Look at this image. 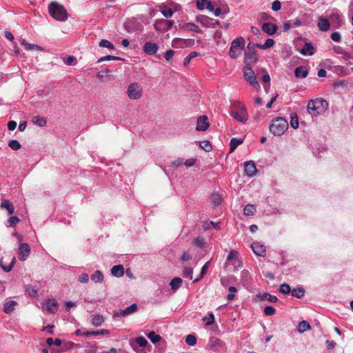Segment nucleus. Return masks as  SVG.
<instances>
[{
  "label": "nucleus",
  "mask_w": 353,
  "mask_h": 353,
  "mask_svg": "<svg viewBox=\"0 0 353 353\" xmlns=\"http://www.w3.org/2000/svg\"><path fill=\"white\" fill-rule=\"evenodd\" d=\"M50 16L57 21H65L68 19V12L64 6L57 2H52L48 6Z\"/></svg>",
  "instance_id": "f257e3e1"
},
{
  "label": "nucleus",
  "mask_w": 353,
  "mask_h": 353,
  "mask_svg": "<svg viewBox=\"0 0 353 353\" xmlns=\"http://www.w3.org/2000/svg\"><path fill=\"white\" fill-rule=\"evenodd\" d=\"M328 107V103L322 98H316L310 100L307 103V110L313 115H320L325 112Z\"/></svg>",
  "instance_id": "f03ea898"
},
{
  "label": "nucleus",
  "mask_w": 353,
  "mask_h": 353,
  "mask_svg": "<svg viewBox=\"0 0 353 353\" xmlns=\"http://www.w3.org/2000/svg\"><path fill=\"white\" fill-rule=\"evenodd\" d=\"M288 129V121L283 117H277L272 121L269 127L270 132L274 136H281Z\"/></svg>",
  "instance_id": "7ed1b4c3"
},
{
  "label": "nucleus",
  "mask_w": 353,
  "mask_h": 353,
  "mask_svg": "<svg viewBox=\"0 0 353 353\" xmlns=\"http://www.w3.org/2000/svg\"><path fill=\"white\" fill-rule=\"evenodd\" d=\"M230 115L236 121L241 123H245L248 119V114L245 107L240 102L232 104L230 110Z\"/></svg>",
  "instance_id": "20e7f679"
},
{
  "label": "nucleus",
  "mask_w": 353,
  "mask_h": 353,
  "mask_svg": "<svg viewBox=\"0 0 353 353\" xmlns=\"http://www.w3.org/2000/svg\"><path fill=\"white\" fill-rule=\"evenodd\" d=\"M245 44V39L241 37H237L234 39L232 43L229 50V56L232 59H236L239 57L243 50L244 49Z\"/></svg>",
  "instance_id": "39448f33"
},
{
  "label": "nucleus",
  "mask_w": 353,
  "mask_h": 353,
  "mask_svg": "<svg viewBox=\"0 0 353 353\" xmlns=\"http://www.w3.org/2000/svg\"><path fill=\"white\" fill-rule=\"evenodd\" d=\"M256 44L249 43L247 46V50L244 54V61L246 65H254L257 61L258 57L255 47Z\"/></svg>",
  "instance_id": "423d86ee"
},
{
  "label": "nucleus",
  "mask_w": 353,
  "mask_h": 353,
  "mask_svg": "<svg viewBox=\"0 0 353 353\" xmlns=\"http://www.w3.org/2000/svg\"><path fill=\"white\" fill-rule=\"evenodd\" d=\"M126 94L130 99L137 100L143 95V88L138 83H132L128 85Z\"/></svg>",
  "instance_id": "0eeeda50"
},
{
  "label": "nucleus",
  "mask_w": 353,
  "mask_h": 353,
  "mask_svg": "<svg viewBox=\"0 0 353 353\" xmlns=\"http://www.w3.org/2000/svg\"><path fill=\"white\" fill-rule=\"evenodd\" d=\"M247 65L243 68L244 77L246 81L256 89L260 88V85L257 81L256 77L254 70Z\"/></svg>",
  "instance_id": "6e6552de"
},
{
  "label": "nucleus",
  "mask_w": 353,
  "mask_h": 353,
  "mask_svg": "<svg viewBox=\"0 0 353 353\" xmlns=\"http://www.w3.org/2000/svg\"><path fill=\"white\" fill-rule=\"evenodd\" d=\"M173 25L174 22L172 21L161 19L155 21L154 28L156 31L166 32L170 30Z\"/></svg>",
  "instance_id": "1a4fd4ad"
},
{
  "label": "nucleus",
  "mask_w": 353,
  "mask_h": 353,
  "mask_svg": "<svg viewBox=\"0 0 353 353\" xmlns=\"http://www.w3.org/2000/svg\"><path fill=\"white\" fill-rule=\"evenodd\" d=\"M138 310V307L136 303H133L130 306L127 307L124 310H120L118 312H114L113 318H117L119 316H127L132 314L135 313Z\"/></svg>",
  "instance_id": "9d476101"
},
{
  "label": "nucleus",
  "mask_w": 353,
  "mask_h": 353,
  "mask_svg": "<svg viewBox=\"0 0 353 353\" xmlns=\"http://www.w3.org/2000/svg\"><path fill=\"white\" fill-rule=\"evenodd\" d=\"M209 347L214 352H219L224 346V343L220 339L211 337L208 342Z\"/></svg>",
  "instance_id": "9b49d317"
},
{
  "label": "nucleus",
  "mask_w": 353,
  "mask_h": 353,
  "mask_svg": "<svg viewBox=\"0 0 353 353\" xmlns=\"http://www.w3.org/2000/svg\"><path fill=\"white\" fill-rule=\"evenodd\" d=\"M30 253V248L26 243L20 245L18 250L19 259L20 261H25Z\"/></svg>",
  "instance_id": "f8f14e48"
},
{
  "label": "nucleus",
  "mask_w": 353,
  "mask_h": 353,
  "mask_svg": "<svg viewBox=\"0 0 353 353\" xmlns=\"http://www.w3.org/2000/svg\"><path fill=\"white\" fill-rule=\"evenodd\" d=\"M252 250L255 254L259 256H265L266 254L265 247L258 241L253 242L251 245Z\"/></svg>",
  "instance_id": "ddd939ff"
},
{
  "label": "nucleus",
  "mask_w": 353,
  "mask_h": 353,
  "mask_svg": "<svg viewBox=\"0 0 353 353\" xmlns=\"http://www.w3.org/2000/svg\"><path fill=\"white\" fill-rule=\"evenodd\" d=\"M254 300L256 301H260V302L263 301L265 300H268L270 302L276 303L278 301V299L276 296H273L268 292H263V293H258L256 295Z\"/></svg>",
  "instance_id": "4468645a"
},
{
  "label": "nucleus",
  "mask_w": 353,
  "mask_h": 353,
  "mask_svg": "<svg viewBox=\"0 0 353 353\" xmlns=\"http://www.w3.org/2000/svg\"><path fill=\"white\" fill-rule=\"evenodd\" d=\"M244 170L245 174L250 177L255 176L257 172L255 163L252 161H249L245 163Z\"/></svg>",
  "instance_id": "2eb2a0df"
},
{
  "label": "nucleus",
  "mask_w": 353,
  "mask_h": 353,
  "mask_svg": "<svg viewBox=\"0 0 353 353\" xmlns=\"http://www.w3.org/2000/svg\"><path fill=\"white\" fill-rule=\"evenodd\" d=\"M208 119L206 116H201L197 119L196 129L199 131H205L209 127L208 121Z\"/></svg>",
  "instance_id": "dca6fc26"
},
{
  "label": "nucleus",
  "mask_w": 353,
  "mask_h": 353,
  "mask_svg": "<svg viewBox=\"0 0 353 353\" xmlns=\"http://www.w3.org/2000/svg\"><path fill=\"white\" fill-rule=\"evenodd\" d=\"M158 50V46L155 43L146 42L143 46V51L149 55H154Z\"/></svg>",
  "instance_id": "f3484780"
},
{
  "label": "nucleus",
  "mask_w": 353,
  "mask_h": 353,
  "mask_svg": "<svg viewBox=\"0 0 353 353\" xmlns=\"http://www.w3.org/2000/svg\"><path fill=\"white\" fill-rule=\"evenodd\" d=\"M277 29V26L272 23H264L262 25V30L269 35L274 34L276 32Z\"/></svg>",
  "instance_id": "a211bd4d"
},
{
  "label": "nucleus",
  "mask_w": 353,
  "mask_h": 353,
  "mask_svg": "<svg viewBox=\"0 0 353 353\" xmlns=\"http://www.w3.org/2000/svg\"><path fill=\"white\" fill-rule=\"evenodd\" d=\"M47 312L54 314L58 310V303L54 299H49L46 303Z\"/></svg>",
  "instance_id": "6ab92c4d"
},
{
  "label": "nucleus",
  "mask_w": 353,
  "mask_h": 353,
  "mask_svg": "<svg viewBox=\"0 0 353 353\" xmlns=\"http://www.w3.org/2000/svg\"><path fill=\"white\" fill-rule=\"evenodd\" d=\"M196 21L204 27L211 28V26H213V24H212V19L205 15H198L196 18Z\"/></svg>",
  "instance_id": "aec40b11"
},
{
  "label": "nucleus",
  "mask_w": 353,
  "mask_h": 353,
  "mask_svg": "<svg viewBox=\"0 0 353 353\" xmlns=\"http://www.w3.org/2000/svg\"><path fill=\"white\" fill-rule=\"evenodd\" d=\"M300 52L304 56H312L314 53V46L311 43L306 42Z\"/></svg>",
  "instance_id": "412c9836"
},
{
  "label": "nucleus",
  "mask_w": 353,
  "mask_h": 353,
  "mask_svg": "<svg viewBox=\"0 0 353 353\" xmlns=\"http://www.w3.org/2000/svg\"><path fill=\"white\" fill-rule=\"evenodd\" d=\"M317 26L320 30L325 32L330 29V23L327 19L321 17Z\"/></svg>",
  "instance_id": "4be33fe9"
},
{
  "label": "nucleus",
  "mask_w": 353,
  "mask_h": 353,
  "mask_svg": "<svg viewBox=\"0 0 353 353\" xmlns=\"http://www.w3.org/2000/svg\"><path fill=\"white\" fill-rule=\"evenodd\" d=\"M0 207L1 208L6 209L9 215H12L14 212V207L12 203L10 202L8 199H3Z\"/></svg>",
  "instance_id": "5701e85b"
},
{
  "label": "nucleus",
  "mask_w": 353,
  "mask_h": 353,
  "mask_svg": "<svg viewBox=\"0 0 353 353\" xmlns=\"http://www.w3.org/2000/svg\"><path fill=\"white\" fill-rule=\"evenodd\" d=\"M124 267L122 265H114L111 269L112 274L117 278L121 277L124 274Z\"/></svg>",
  "instance_id": "b1692460"
},
{
  "label": "nucleus",
  "mask_w": 353,
  "mask_h": 353,
  "mask_svg": "<svg viewBox=\"0 0 353 353\" xmlns=\"http://www.w3.org/2000/svg\"><path fill=\"white\" fill-rule=\"evenodd\" d=\"M294 74L298 78H305L308 75V70L305 66H299L296 68Z\"/></svg>",
  "instance_id": "393cba45"
},
{
  "label": "nucleus",
  "mask_w": 353,
  "mask_h": 353,
  "mask_svg": "<svg viewBox=\"0 0 353 353\" xmlns=\"http://www.w3.org/2000/svg\"><path fill=\"white\" fill-rule=\"evenodd\" d=\"M17 305V302L15 301H9L4 303L3 312L6 314L12 313Z\"/></svg>",
  "instance_id": "a878e982"
},
{
  "label": "nucleus",
  "mask_w": 353,
  "mask_h": 353,
  "mask_svg": "<svg viewBox=\"0 0 353 353\" xmlns=\"http://www.w3.org/2000/svg\"><path fill=\"white\" fill-rule=\"evenodd\" d=\"M16 259L14 256H12L11 259V261L9 265L4 264L3 259L0 260V266L3 269V270L6 272H9L12 269L14 264L15 263Z\"/></svg>",
  "instance_id": "bb28decb"
},
{
  "label": "nucleus",
  "mask_w": 353,
  "mask_h": 353,
  "mask_svg": "<svg viewBox=\"0 0 353 353\" xmlns=\"http://www.w3.org/2000/svg\"><path fill=\"white\" fill-rule=\"evenodd\" d=\"M183 281L180 277H175L170 282V288L172 290H177L182 285Z\"/></svg>",
  "instance_id": "cd10ccee"
},
{
  "label": "nucleus",
  "mask_w": 353,
  "mask_h": 353,
  "mask_svg": "<svg viewBox=\"0 0 353 353\" xmlns=\"http://www.w3.org/2000/svg\"><path fill=\"white\" fill-rule=\"evenodd\" d=\"M159 8H161V13L164 17L168 19L173 16L174 12L171 8L164 5L160 6Z\"/></svg>",
  "instance_id": "c85d7f7f"
},
{
  "label": "nucleus",
  "mask_w": 353,
  "mask_h": 353,
  "mask_svg": "<svg viewBox=\"0 0 353 353\" xmlns=\"http://www.w3.org/2000/svg\"><path fill=\"white\" fill-rule=\"evenodd\" d=\"M183 28L188 30L192 32H197V33H202V30L199 28L197 25H196L194 23H186L183 25Z\"/></svg>",
  "instance_id": "c756f323"
},
{
  "label": "nucleus",
  "mask_w": 353,
  "mask_h": 353,
  "mask_svg": "<svg viewBox=\"0 0 353 353\" xmlns=\"http://www.w3.org/2000/svg\"><path fill=\"white\" fill-rule=\"evenodd\" d=\"M91 280L94 283H101L103 281V274L99 270H96L91 275Z\"/></svg>",
  "instance_id": "7c9ffc66"
},
{
  "label": "nucleus",
  "mask_w": 353,
  "mask_h": 353,
  "mask_svg": "<svg viewBox=\"0 0 353 353\" xmlns=\"http://www.w3.org/2000/svg\"><path fill=\"white\" fill-rule=\"evenodd\" d=\"M305 290L302 287L294 288L291 290L292 296L298 299L302 298L305 295Z\"/></svg>",
  "instance_id": "2f4dec72"
},
{
  "label": "nucleus",
  "mask_w": 353,
  "mask_h": 353,
  "mask_svg": "<svg viewBox=\"0 0 353 353\" xmlns=\"http://www.w3.org/2000/svg\"><path fill=\"white\" fill-rule=\"evenodd\" d=\"M32 121L34 124L40 127H43L47 123L46 119L40 116L33 117Z\"/></svg>",
  "instance_id": "473e14b6"
},
{
  "label": "nucleus",
  "mask_w": 353,
  "mask_h": 353,
  "mask_svg": "<svg viewBox=\"0 0 353 353\" xmlns=\"http://www.w3.org/2000/svg\"><path fill=\"white\" fill-rule=\"evenodd\" d=\"M21 45L23 46L27 50H32L34 49L40 51L43 50V48L41 46L36 44L29 43L25 39H23Z\"/></svg>",
  "instance_id": "72a5a7b5"
},
{
  "label": "nucleus",
  "mask_w": 353,
  "mask_h": 353,
  "mask_svg": "<svg viewBox=\"0 0 353 353\" xmlns=\"http://www.w3.org/2000/svg\"><path fill=\"white\" fill-rule=\"evenodd\" d=\"M275 42L272 39H268L265 40L263 44L256 43V47L260 49L265 50L267 48H270L274 45Z\"/></svg>",
  "instance_id": "f704fd0d"
},
{
  "label": "nucleus",
  "mask_w": 353,
  "mask_h": 353,
  "mask_svg": "<svg viewBox=\"0 0 353 353\" xmlns=\"http://www.w3.org/2000/svg\"><path fill=\"white\" fill-rule=\"evenodd\" d=\"M311 329V326L309 323L306 321H301L298 325V331L300 333H303Z\"/></svg>",
  "instance_id": "c9c22d12"
},
{
  "label": "nucleus",
  "mask_w": 353,
  "mask_h": 353,
  "mask_svg": "<svg viewBox=\"0 0 353 353\" xmlns=\"http://www.w3.org/2000/svg\"><path fill=\"white\" fill-rule=\"evenodd\" d=\"M243 141L241 139L232 138L230 142V152H233Z\"/></svg>",
  "instance_id": "e433bc0d"
},
{
  "label": "nucleus",
  "mask_w": 353,
  "mask_h": 353,
  "mask_svg": "<svg viewBox=\"0 0 353 353\" xmlns=\"http://www.w3.org/2000/svg\"><path fill=\"white\" fill-rule=\"evenodd\" d=\"M256 212V208L252 204H248L243 209V213L246 216H252Z\"/></svg>",
  "instance_id": "4c0bfd02"
},
{
  "label": "nucleus",
  "mask_w": 353,
  "mask_h": 353,
  "mask_svg": "<svg viewBox=\"0 0 353 353\" xmlns=\"http://www.w3.org/2000/svg\"><path fill=\"white\" fill-rule=\"evenodd\" d=\"M219 222L205 221L203 225V228L204 230H208L212 227L216 230H219Z\"/></svg>",
  "instance_id": "58836bf2"
},
{
  "label": "nucleus",
  "mask_w": 353,
  "mask_h": 353,
  "mask_svg": "<svg viewBox=\"0 0 353 353\" xmlns=\"http://www.w3.org/2000/svg\"><path fill=\"white\" fill-rule=\"evenodd\" d=\"M148 338L150 340L152 343H157L161 340V336L157 334L154 332H150L148 335Z\"/></svg>",
  "instance_id": "ea45409f"
},
{
  "label": "nucleus",
  "mask_w": 353,
  "mask_h": 353,
  "mask_svg": "<svg viewBox=\"0 0 353 353\" xmlns=\"http://www.w3.org/2000/svg\"><path fill=\"white\" fill-rule=\"evenodd\" d=\"M104 319L102 315L97 314L93 316L92 319V324L94 326H100L103 322Z\"/></svg>",
  "instance_id": "a19ab883"
},
{
  "label": "nucleus",
  "mask_w": 353,
  "mask_h": 353,
  "mask_svg": "<svg viewBox=\"0 0 353 353\" xmlns=\"http://www.w3.org/2000/svg\"><path fill=\"white\" fill-rule=\"evenodd\" d=\"M290 125L294 129L299 127L298 116L296 113H292L290 115Z\"/></svg>",
  "instance_id": "79ce46f5"
},
{
  "label": "nucleus",
  "mask_w": 353,
  "mask_h": 353,
  "mask_svg": "<svg viewBox=\"0 0 353 353\" xmlns=\"http://www.w3.org/2000/svg\"><path fill=\"white\" fill-rule=\"evenodd\" d=\"M26 292L30 296H36L38 293V288L29 285L26 288Z\"/></svg>",
  "instance_id": "37998d69"
},
{
  "label": "nucleus",
  "mask_w": 353,
  "mask_h": 353,
  "mask_svg": "<svg viewBox=\"0 0 353 353\" xmlns=\"http://www.w3.org/2000/svg\"><path fill=\"white\" fill-rule=\"evenodd\" d=\"M193 268L190 267H185L183 270V276L188 278L190 280L192 279Z\"/></svg>",
  "instance_id": "c03bdc74"
},
{
  "label": "nucleus",
  "mask_w": 353,
  "mask_h": 353,
  "mask_svg": "<svg viewBox=\"0 0 353 353\" xmlns=\"http://www.w3.org/2000/svg\"><path fill=\"white\" fill-rule=\"evenodd\" d=\"M208 265H209V261L206 262L203 265V267L201 268V272H200V277H197L196 278L194 281H193V283H196L198 282L199 280H201L203 276L205 274L206 272H207V270L208 268Z\"/></svg>",
  "instance_id": "a18cd8bd"
},
{
  "label": "nucleus",
  "mask_w": 353,
  "mask_h": 353,
  "mask_svg": "<svg viewBox=\"0 0 353 353\" xmlns=\"http://www.w3.org/2000/svg\"><path fill=\"white\" fill-rule=\"evenodd\" d=\"M199 145L205 152H210L212 149V147L210 141H207V140L200 141Z\"/></svg>",
  "instance_id": "49530a36"
},
{
  "label": "nucleus",
  "mask_w": 353,
  "mask_h": 353,
  "mask_svg": "<svg viewBox=\"0 0 353 353\" xmlns=\"http://www.w3.org/2000/svg\"><path fill=\"white\" fill-rule=\"evenodd\" d=\"M99 46L102 48H107L110 50H114V45L107 39H102L99 43Z\"/></svg>",
  "instance_id": "de8ad7c7"
},
{
  "label": "nucleus",
  "mask_w": 353,
  "mask_h": 353,
  "mask_svg": "<svg viewBox=\"0 0 353 353\" xmlns=\"http://www.w3.org/2000/svg\"><path fill=\"white\" fill-rule=\"evenodd\" d=\"M8 146L13 150H18L21 148L20 143L16 139H12L8 143Z\"/></svg>",
  "instance_id": "09e8293b"
},
{
  "label": "nucleus",
  "mask_w": 353,
  "mask_h": 353,
  "mask_svg": "<svg viewBox=\"0 0 353 353\" xmlns=\"http://www.w3.org/2000/svg\"><path fill=\"white\" fill-rule=\"evenodd\" d=\"M185 43V40L182 39L176 38L172 40V46L174 48H182Z\"/></svg>",
  "instance_id": "8fccbe9b"
},
{
  "label": "nucleus",
  "mask_w": 353,
  "mask_h": 353,
  "mask_svg": "<svg viewBox=\"0 0 353 353\" xmlns=\"http://www.w3.org/2000/svg\"><path fill=\"white\" fill-rule=\"evenodd\" d=\"M199 56V53L197 52L193 51L190 52L185 59L183 61V65L186 66L190 61V60L196 57Z\"/></svg>",
  "instance_id": "3c124183"
},
{
  "label": "nucleus",
  "mask_w": 353,
  "mask_h": 353,
  "mask_svg": "<svg viewBox=\"0 0 353 353\" xmlns=\"http://www.w3.org/2000/svg\"><path fill=\"white\" fill-rule=\"evenodd\" d=\"M279 292L284 294H289L291 292L290 286L287 283H283L279 286Z\"/></svg>",
  "instance_id": "603ef678"
},
{
  "label": "nucleus",
  "mask_w": 353,
  "mask_h": 353,
  "mask_svg": "<svg viewBox=\"0 0 353 353\" xmlns=\"http://www.w3.org/2000/svg\"><path fill=\"white\" fill-rule=\"evenodd\" d=\"M196 338L192 334H189L186 336L185 342L190 346H193L196 343Z\"/></svg>",
  "instance_id": "864d4df0"
},
{
  "label": "nucleus",
  "mask_w": 353,
  "mask_h": 353,
  "mask_svg": "<svg viewBox=\"0 0 353 353\" xmlns=\"http://www.w3.org/2000/svg\"><path fill=\"white\" fill-rule=\"evenodd\" d=\"M135 341L141 347H145L148 344V341L143 336L137 337Z\"/></svg>",
  "instance_id": "5fc2aeb1"
},
{
  "label": "nucleus",
  "mask_w": 353,
  "mask_h": 353,
  "mask_svg": "<svg viewBox=\"0 0 353 353\" xmlns=\"http://www.w3.org/2000/svg\"><path fill=\"white\" fill-rule=\"evenodd\" d=\"M263 313L266 316H273L276 313V310L272 306H266L263 310Z\"/></svg>",
  "instance_id": "6e6d98bb"
},
{
  "label": "nucleus",
  "mask_w": 353,
  "mask_h": 353,
  "mask_svg": "<svg viewBox=\"0 0 353 353\" xmlns=\"http://www.w3.org/2000/svg\"><path fill=\"white\" fill-rule=\"evenodd\" d=\"M111 60H121V59L119 57L112 56V55H106L101 57L97 63H100L104 61H111Z\"/></svg>",
  "instance_id": "4d7b16f0"
},
{
  "label": "nucleus",
  "mask_w": 353,
  "mask_h": 353,
  "mask_svg": "<svg viewBox=\"0 0 353 353\" xmlns=\"http://www.w3.org/2000/svg\"><path fill=\"white\" fill-rule=\"evenodd\" d=\"M19 218L16 216H10L8 219V223H9L10 226H15L17 223H19Z\"/></svg>",
  "instance_id": "13d9d810"
},
{
  "label": "nucleus",
  "mask_w": 353,
  "mask_h": 353,
  "mask_svg": "<svg viewBox=\"0 0 353 353\" xmlns=\"http://www.w3.org/2000/svg\"><path fill=\"white\" fill-rule=\"evenodd\" d=\"M208 316L209 317H206L205 316L204 318H203V321H205L207 319H208V321L205 323V325L206 326H210L211 325H212L214 322V316L212 312H210L208 314Z\"/></svg>",
  "instance_id": "bf43d9fd"
},
{
  "label": "nucleus",
  "mask_w": 353,
  "mask_h": 353,
  "mask_svg": "<svg viewBox=\"0 0 353 353\" xmlns=\"http://www.w3.org/2000/svg\"><path fill=\"white\" fill-rule=\"evenodd\" d=\"M212 201L215 206H218L221 203L222 199L219 194H214L212 196Z\"/></svg>",
  "instance_id": "052dcab7"
},
{
  "label": "nucleus",
  "mask_w": 353,
  "mask_h": 353,
  "mask_svg": "<svg viewBox=\"0 0 353 353\" xmlns=\"http://www.w3.org/2000/svg\"><path fill=\"white\" fill-rule=\"evenodd\" d=\"M75 334L79 336L90 337L92 336L91 332L83 331L82 330H77L75 332Z\"/></svg>",
  "instance_id": "680f3d73"
},
{
  "label": "nucleus",
  "mask_w": 353,
  "mask_h": 353,
  "mask_svg": "<svg viewBox=\"0 0 353 353\" xmlns=\"http://www.w3.org/2000/svg\"><path fill=\"white\" fill-rule=\"evenodd\" d=\"M207 2H208V0H197L196 8L199 10H204L207 5Z\"/></svg>",
  "instance_id": "e2e57ef3"
},
{
  "label": "nucleus",
  "mask_w": 353,
  "mask_h": 353,
  "mask_svg": "<svg viewBox=\"0 0 353 353\" xmlns=\"http://www.w3.org/2000/svg\"><path fill=\"white\" fill-rule=\"evenodd\" d=\"M228 11H229V9L228 8H225V9H221L220 8H217L216 9L214 10V14L216 16V17H219L221 15V12H223V14H227L228 13Z\"/></svg>",
  "instance_id": "0e129e2a"
},
{
  "label": "nucleus",
  "mask_w": 353,
  "mask_h": 353,
  "mask_svg": "<svg viewBox=\"0 0 353 353\" xmlns=\"http://www.w3.org/2000/svg\"><path fill=\"white\" fill-rule=\"evenodd\" d=\"M281 8V3L279 0H275L272 3V9L274 11H279Z\"/></svg>",
  "instance_id": "69168bd1"
},
{
  "label": "nucleus",
  "mask_w": 353,
  "mask_h": 353,
  "mask_svg": "<svg viewBox=\"0 0 353 353\" xmlns=\"http://www.w3.org/2000/svg\"><path fill=\"white\" fill-rule=\"evenodd\" d=\"M174 54V51L173 50H168L165 52L164 57L167 61H170Z\"/></svg>",
  "instance_id": "338daca9"
},
{
  "label": "nucleus",
  "mask_w": 353,
  "mask_h": 353,
  "mask_svg": "<svg viewBox=\"0 0 353 353\" xmlns=\"http://www.w3.org/2000/svg\"><path fill=\"white\" fill-rule=\"evenodd\" d=\"M194 243L199 247V248H202L204 246V244H205V242H204V239L202 237H197L194 239Z\"/></svg>",
  "instance_id": "774afa93"
}]
</instances>
